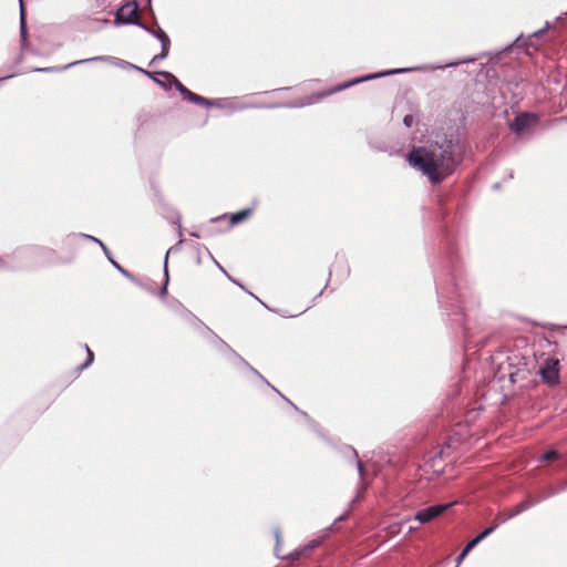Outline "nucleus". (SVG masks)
<instances>
[{
  "instance_id": "1",
  "label": "nucleus",
  "mask_w": 567,
  "mask_h": 567,
  "mask_svg": "<svg viewBox=\"0 0 567 567\" xmlns=\"http://www.w3.org/2000/svg\"><path fill=\"white\" fill-rule=\"evenodd\" d=\"M409 164L425 175L432 184L442 183L452 174L456 162L453 157V143L445 141L427 146L414 147L408 155Z\"/></svg>"
},
{
  "instance_id": "2",
  "label": "nucleus",
  "mask_w": 567,
  "mask_h": 567,
  "mask_svg": "<svg viewBox=\"0 0 567 567\" xmlns=\"http://www.w3.org/2000/svg\"><path fill=\"white\" fill-rule=\"evenodd\" d=\"M138 3L136 0L124 3L116 12L115 22L117 24L142 25L137 16Z\"/></svg>"
},
{
  "instance_id": "3",
  "label": "nucleus",
  "mask_w": 567,
  "mask_h": 567,
  "mask_svg": "<svg viewBox=\"0 0 567 567\" xmlns=\"http://www.w3.org/2000/svg\"><path fill=\"white\" fill-rule=\"evenodd\" d=\"M452 504H437L426 508L420 509L413 517H409L406 522H417L419 524H426L443 514Z\"/></svg>"
},
{
  "instance_id": "4",
  "label": "nucleus",
  "mask_w": 567,
  "mask_h": 567,
  "mask_svg": "<svg viewBox=\"0 0 567 567\" xmlns=\"http://www.w3.org/2000/svg\"><path fill=\"white\" fill-rule=\"evenodd\" d=\"M559 362L556 359H547L545 365L540 368V375L549 385H556L559 383Z\"/></svg>"
},
{
  "instance_id": "5",
  "label": "nucleus",
  "mask_w": 567,
  "mask_h": 567,
  "mask_svg": "<svg viewBox=\"0 0 567 567\" xmlns=\"http://www.w3.org/2000/svg\"><path fill=\"white\" fill-rule=\"evenodd\" d=\"M537 123V117L533 114L522 113L517 115L514 122L511 125V128L517 133L523 134L526 132L532 125Z\"/></svg>"
},
{
  "instance_id": "6",
  "label": "nucleus",
  "mask_w": 567,
  "mask_h": 567,
  "mask_svg": "<svg viewBox=\"0 0 567 567\" xmlns=\"http://www.w3.org/2000/svg\"><path fill=\"white\" fill-rule=\"evenodd\" d=\"M154 37H156L158 39V41L161 42L162 51L159 54H157L153 58L152 63L156 62L158 60L165 59L168 55V47L171 44V40H169L168 35L161 28H158L154 32Z\"/></svg>"
},
{
  "instance_id": "7",
  "label": "nucleus",
  "mask_w": 567,
  "mask_h": 567,
  "mask_svg": "<svg viewBox=\"0 0 567 567\" xmlns=\"http://www.w3.org/2000/svg\"><path fill=\"white\" fill-rule=\"evenodd\" d=\"M185 92H186L185 100H188L192 103L205 105V106L220 105V100H208V99H205L200 95L193 93L189 90H185Z\"/></svg>"
},
{
  "instance_id": "8",
  "label": "nucleus",
  "mask_w": 567,
  "mask_h": 567,
  "mask_svg": "<svg viewBox=\"0 0 567 567\" xmlns=\"http://www.w3.org/2000/svg\"><path fill=\"white\" fill-rule=\"evenodd\" d=\"M403 70H391V71H386V72H382V73H375V74L367 75V76H363V78L354 79L351 82L340 86L339 90L349 87V86H351L353 84H357V83H360V82H363V81H368V80H372V79H377V78L385 76V75H390V74L400 73Z\"/></svg>"
},
{
  "instance_id": "9",
  "label": "nucleus",
  "mask_w": 567,
  "mask_h": 567,
  "mask_svg": "<svg viewBox=\"0 0 567 567\" xmlns=\"http://www.w3.org/2000/svg\"><path fill=\"white\" fill-rule=\"evenodd\" d=\"M85 238L92 240V241H95L97 243L102 249L104 250V252L106 254L107 258L110 259V261L113 264V266L121 272L123 274L124 276L126 277H130V274L127 270H125L123 267H121L116 261H114L111 256H110V251L107 249V247L97 238L93 237V236H90V235H85Z\"/></svg>"
},
{
  "instance_id": "10",
  "label": "nucleus",
  "mask_w": 567,
  "mask_h": 567,
  "mask_svg": "<svg viewBox=\"0 0 567 567\" xmlns=\"http://www.w3.org/2000/svg\"><path fill=\"white\" fill-rule=\"evenodd\" d=\"M346 451L348 454L352 455V457L355 460L359 475L361 476V478H363L364 467H363L361 460L359 458L358 452L352 446H347Z\"/></svg>"
},
{
  "instance_id": "11",
  "label": "nucleus",
  "mask_w": 567,
  "mask_h": 567,
  "mask_svg": "<svg viewBox=\"0 0 567 567\" xmlns=\"http://www.w3.org/2000/svg\"><path fill=\"white\" fill-rule=\"evenodd\" d=\"M502 523H499V518L496 519L495 524L489 526L488 528L484 529L482 533H480L476 538L482 542L484 538H486L488 535H491Z\"/></svg>"
},
{
  "instance_id": "12",
  "label": "nucleus",
  "mask_w": 567,
  "mask_h": 567,
  "mask_svg": "<svg viewBox=\"0 0 567 567\" xmlns=\"http://www.w3.org/2000/svg\"><path fill=\"white\" fill-rule=\"evenodd\" d=\"M249 214H250V209H244L238 213H235L231 215V218H230L231 223L238 224V223L243 221L245 218H247Z\"/></svg>"
},
{
  "instance_id": "13",
  "label": "nucleus",
  "mask_w": 567,
  "mask_h": 567,
  "mask_svg": "<svg viewBox=\"0 0 567 567\" xmlns=\"http://www.w3.org/2000/svg\"><path fill=\"white\" fill-rule=\"evenodd\" d=\"M540 499L536 498V499H526L522 503H519L517 505L518 509L520 511V513H523L524 511L528 509L529 507H532L533 505L537 504Z\"/></svg>"
},
{
  "instance_id": "14",
  "label": "nucleus",
  "mask_w": 567,
  "mask_h": 567,
  "mask_svg": "<svg viewBox=\"0 0 567 567\" xmlns=\"http://www.w3.org/2000/svg\"><path fill=\"white\" fill-rule=\"evenodd\" d=\"M101 60H104V58L103 56H95V58H91V59L79 60V61H74V62L69 63L68 65L63 66L62 69L65 70V69H69L71 66H74L76 64L87 63V62H92V61H101Z\"/></svg>"
},
{
  "instance_id": "15",
  "label": "nucleus",
  "mask_w": 567,
  "mask_h": 567,
  "mask_svg": "<svg viewBox=\"0 0 567 567\" xmlns=\"http://www.w3.org/2000/svg\"><path fill=\"white\" fill-rule=\"evenodd\" d=\"M168 254H169V251H167V254L165 256V262H164L165 282H164L163 288L161 289V296H164L167 291V285H168L167 257H168Z\"/></svg>"
},
{
  "instance_id": "16",
  "label": "nucleus",
  "mask_w": 567,
  "mask_h": 567,
  "mask_svg": "<svg viewBox=\"0 0 567 567\" xmlns=\"http://www.w3.org/2000/svg\"><path fill=\"white\" fill-rule=\"evenodd\" d=\"M518 514H520V511L518 509V507L516 505L515 508L512 509L508 514L499 517V523H505L507 519H511V518L517 516Z\"/></svg>"
},
{
  "instance_id": "17",
  "label": "nucleus",
  "mask_w": 567,
  "mask_h": 567,
  "mask_svg": "<svg viewBox=\"0 0 567 567\" xmlns=\"http://www.w3.org/2000/svg\"><path fill=\"white\" fill-rule=\"evenodd\" d=\"M85 349H86L87 358H86L85 362L83 364H81V367H80L81 369H85L89 365H91V363L93 362V359H94V354L90 350V348L86 346Z\"/></svg>"
},
{
  "instance_id": "18",
  "label": "nucleus",
  "mask_w": 567,
  "mask_h": 567,
  "mask_svg": "<svg viewBox=\"0 0 567 567\" xmlns=\"http://www.w3.org/2000/svg\"><path fill=\"white\" fill-rule=\"evenodd\" d=\"M557 457H558V453L556 451H548L542 455L540 460L549 462V461L556 460Z\"/></svg>"
},
{
  "instance_id": "19",
  "label": "nucleus",
  "mask_w": 567,
  "mask_h": 567,
  "mask_svg": "<svg viewBox=\"0 0 567 567\" xmlns=\"http://www.w3.org/2000/svg\"><path fill=\"white\" fill-rule=\"evenodd\" d=\"M474 61H476V58H464V59L458 60L457 62L447 63L445 66L451 68V66H456V65L463 64V63H471Z\"/></svg>"
},
{
  "instance_id": "20",
  "label": "nucleus",
  "mask_w": 567,
  "mask_h": 567,
  "mask_svg": "<svg viewBox=\"0 0 567 567\" xmlns=\"http://www.w3.org/2000/svg\"><path fill=\"white\" fill-rule=\"evenodd\" d=\"M20 35L22 41L27 40V21L22 18V21H20Z\"/></svg>"
},
{
  "instance_id": "21",
  "label": "nucleus",
  "mask_w": 567,
  "mask_h": 567,
  "mask_svg": "<svg viewBox=\"0 0 567 567\" xmlns=\"http://www.w3.org/2000/svg\"><path fill=\"white\" fill-rule=\"evenodd\" d=\"M478 543H481L476 537L473 538L467 545L463 548L465 553H470Z\"/></svg>"
},
{
  "instance_id": "22",
  "label": "nucleus",
  "mask_w": 567,
  "mask_h": 567,
  "mask_svg": "<svg viewBox=\"0 0 567 567\" xmlns=\"http://www.w3.org/2000/svg\"><path fill=\"white\" fill-rule=\"evenodd\" d=\"M175 81V86L176 89L179 91V93L183 95V97L185 99L186 97V92L185 90H188L187 87H185L178 80L174 79Z\"/></svg>"
},
{
  "instance_id": "23",
  "label": "nucleus",
  "mask_w": 567,
  "mask_h": 567,
  "mask_svg": "<svg viewBox=\"0 0 567 567\" xmlns=\"http://www.w3.org/2000/svg\"><path fill=\"white\" fill-rule=\"evenodd\" d=\"M403 123H404V125L406 127H411L413 125V123H414L413 115H411V114L405 115L404 118H403Z\"/></svg>"
},
{
  "instance_id": "24",
  "label": "nucleus",
  "mask_w": 567,
  "mask_h": 567,
  "mask_svg": "<svg viewBox=\"0 0 567 567\" xmlns=\"http://www.w3.org/2000/svg\"><path fill=\"white\" fill-rule=\"evenodd\" d=\"M19 6H20V21H22V18L25 19L23 0H19Z\"/></svg>"
},
{
  "instance_id": "25",
  "label": "nucleus",
  "mask_w": 567,
  "mask_h": 567,
  "mask_svg": "<svg viewBox=\"0 0 567 567\" xmlns=\"http://www.w3.org/2000/svg\"><path fill=\"white\" fill-rule=\"evenodd\" d=\"M138 27L142 28L143 30H145L146 32L152 33L154 35L155 31H153L151 28L145 25L143 22H142V25H138Z\"/></svg>"
},
{
  "instance_id": "26",
  "label": "nucleus",
  "mask_w": 567,
  "mask_h": 567,
  "mask_svg": "<svg viewBox=\"0 0 567 567\" xmlns=\"http://www.w3.org/2000/svg\"><path fill=\"white\" fill-rule=\"evenodd\" d=\"M138 27L142 28L143 30H145L146 32L152 33L154 35L155 31H153L151 28L145 25L143 22H142V25H138Z\"/></svg>"
},
{
  "instance_id": "27",
  "label": "nucleus",
  "mask_w": 567,
  "mask_h": 567,
  "mask_svg": "<svg viewBox=\"0 0 567 567\" xmlns=\"http://www.w3.org/2000/svg\"><path fill=\"white\" fill-rule=\"evenodd\" d=\"M466 556H467V553L462 550L461 554L457 557V563L460 564Z\"/></svg>"
},
{
  "instance_id": "28",
  "label": "nucleus",
  "mask_w": 567,
  "mask_h": 567,
  "mask_svg": "<svg viewBox=\"0 0 567 567\" xmlns=\"http://www.w3.org/2000/svg\"><path fill=\"white\" fill-rule=\"evenodd\" d=\"M157 74L161 75V76H164L165 79L173 78V75L169 74L168 72H158Z\"/></svg>"
},
{
  "instance_id": "29",
  "label": "nucleus",
  "mask_w": 567,
  "mask_h": 567,
  "mask_svg": "<svg viewBox=\"0 0 567 567\" xmlns=\"http://www.w3.org/2000/svg\"><path fill=\"white\" fill-rule=\"evenodd\" d=\"M547 28H548V24L546 25V28H545V29H542V30H539V31H536V32L534 33V35L543 34Z\"/></svg>"
},
{
  "instance_id": "30",
  "label": "nucleus",
  "mask_w": 567,
  "mask_h": 567,
  "mask_svg": "<svg viewBox=\"0 0 567 567\" xmlns=\"http://www.w3.org/2000/svg\"><path fill=\"white\" fill-rule=\"evenodd\" d=\"M12 76H13V75H12V74H10V75H7V76H2V78H0V83H1V82H3V81H6V80H8V79H10V78H12Z\"/></svg>"
},
{
  "instance_id": "31",
  "label": "nucleus",
  "mask_w": 567,
  "mask_h": 567,
  "mask_svg": "<svg viewBox=\"0 0 567 567\" xmlns=\"http://www.w3.org/2000/svg\"><path fill=\"white\" fill-rule=\"evenodd\" d=\"M52 70H53L52 68H44V69H39L38 71L50 72Z\"/></svg>"
},
{
  "instance_id": "32",
  "label": "nucleus",
  "mask_w": 567,
  "mask_h": 567,
  "mask_svg": "<svg viewBox=\"0 0 567 567\" xmlns=\"http://www.w3.org/2000/svg\"><path fill=\"white\" fill-rule=\"evenodd\" d=\"M275 536H276V539H277V543H278V542H279V536H280V534H279V530H278V529H276V530H275Z\"/></svg>"
},
{
  "instance_id": "33",
  "label": "nucleus",
  "mask_w": 567,
  "mask_h": 567,
  "mask_svg": "<svg viewBox=\"0 0 567 567\" xmlns=\"http://www.w3.org/2000/svg\"><path fill=\"white\" fill-rule=\"evenodd\" d=\"M316 545H317L316 543H313V544H311V545H308V546H307V549H312V548H315V547H316Z\"/></svg>"
},
{
  "instance_id": "34",
  "label": "nucleus",
  "mask_w": 567,
  "mask_h": 567,
  "mask_svg": "<svg viewBox=\"0 0 567 567\" xmlns=\"http://www.w3.org/2000/svg\"><path fill=\"white\" fill-rule=\"evenodd\" d=\"M142 71H143L146 75H148V76L153 78V76H152V74H151L148 71H144V70H142Z\"/></svg>"
},
{
  "instance_id": "35",
  "label": "nucleus",
  "mask_w": 567,
  "mask_h": 567,
  "mask_svg": "<svg viewBox=\"0 0 567 567\" xmlns=\"http://www.w3.org/2000/svg\"><path fill=\"white\" fill-rule=\"evenodd\" d=\"M153 79H154V81H155V82H157V83L162 84V80H157V79H155V78H153Z\"/></svg>"
},
{
  "instance_id": "36",
  "label": "nucleus",
  "mask_w": 567,
  "mask_h": 567,
  "mask_svg": "<svg viewBox=\"0 0 567 567\" xmlns=\"http://www.w3.org/2000/svg\"><path fill=\"white\" fill-rule=\"evenodd\" d=\"M192 236L199 237V235L197 233H192Z\"/></svg>"
},
{
  "instance_id": "37",
  "label": "nucleus",
  "mask_w": 567,
  "mask_h": 567,
  "mask_svg": "<svg viewBox=\"0 0 567 567\" xmlns=\"http://www.w3.org/2000/svg\"><path fill=\"white\" fill-rule=\"evenodd\" d=\"M416 528H417L416 526H413V525H411V526H410V529H411V530H412V529H416Z\"/></svg>"
}]
</instances>
